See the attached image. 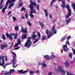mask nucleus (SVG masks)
<instances>
[{"label":"nucleus","instance_id":"1","mask_svg":"<svg viewBox=\"0 0 75 75\" xmlns=\"http://www.w3.org/2000/svg\"><path fill=\"white\" fill-rule=\"evenodd\" d=\"M35 32H33L32 37H28V39L27 40V42L25 44V46H26L28 48H29L31 45L32 42L30 40V39L32 38V39H35V38L37 37V35H35Z\"/></svg>","mask_w":75,"mask_h":75},{"label":"nucleus","instance_id":"2","mask_svg":"<svg viewBox=\"0 0 75 75\" xmlns=\"http://www.w3.org/2000/svg\"><path fill=\"white\" fill-rule=\"evenodd\" d=\"M4 57V56H0V65L3 67L4 68V69H6V66L7 65H9V64H6L4 65V64H5Z\"/></svg>","mask_w":75,"mask_h":75},{"label":"nucleus","instance_id":"3","mask_svg":"<svg viewBox=\"0 0 75 75\" xmlns=\"http://www.w3.org/2000/svg\"><path fill=\"white\" fill-rule=\"evenodd\" d=\"M54 73H56L57 72H61L62 73V75H64L66 73V71L64 70H63V68L62 67H61L60 66H59L58 67V69H54Z\"/></svg>","mask_w":75,"mask_h":75},{"label":"nucleus","instance_id":"4","mask_svg":"<svg viewBox=\"0 0 75 75\" xmlns=\"http://www.w3.org/2000/svg\"><path fill=\"white\" fill-rule=\"evenodd\" d=\"M65 7H66V8L68 11V14L66 15L65 17V18H69V16H71L72 13L71 11V10L69 8L70 7L68 4H67V6H66Z\"/></svg>","mask_w":75,"mask_h":75},{"label":"nucleus","instance_id":"5","mask_svg":"<svg viewBox=\"0 0 75 75\" xmlns=\"http://www.w3.org/2000/svg\"><path fill=\"white\" fill-rule=\"evenodd\" d=\"M45 32L46 33V34H47L48 35V37L47 38V39H49L52 36H53V34L50 31H49L48 29H47L46 30Z\"/></svg>","mask_w":75,"mask_h":75},{"label":"nucleus","instance_id":"6","mask_svg":"<svg viewBox=\"0 0 75 75\" xmlns=\"http://www.w3.org/2000/svg\"><path fill=\"white\" fill-rule=\"evenodd\" d=\"M52 56L51 57H49L48 55H45L44 56V57L47 59H51L52 58H54L55 57V56L53 55V53H52Z\"/></svg>","mask_w":75,"mask_h":75},{"label":"nucleus","instance_id":"7","mask_svg":"<svg viewBox=\"0 0 75 75\" xmlns=\"http://www.w3.org/2000/svg\"><path fill=\"white\" fill-rule=\"evenodd\" d=\"M14 35V34H13V33H10L9 35L8 34V33H6V35L7 38H9L10 40H12L13 39L12 36H13Z\"/></svg>","mask_w":75,"mask_h":75},{"label":"nucleus","instance_id":"8","mask_svg":"<svg viewBox=\"0 0 75 75\" xmlns=\"http://www.w3.org/2000/svg\"><path fill=\"white\" fill-rule=\"evenodd\" d=\"M8 46L6 43H4V44H1V49H4L5 48H7Z\"/></svg>","mask_w":75,"mask_h":75},{"label":"nucleus","instance_id":"9","mask_svg":"<svg viewBox=\"0 0 75 75\" xmlns=\"http://www.w3.org/2000/svg\"><path fill=\"white\" fill-rule=\"evenodd\" d=\"M38 38H37V39L34 42L33 44H35V43L37 42L38 40H40V38H41V34L40 32H38Z\"/></svg>","mask_w":75,"mask_h":75},{"label":"nucleus","instance_id":"10","mask_svg":"<svg viewBox=\"0 0 75 75\" xmlns=\"http://www.w3.org/2000/svg\"><path fill=\"white\" fill-rule=\"evenodd\" d=\"M17 71H18L19 73H22V74H25L28 71V70L25 71H23V69H21V70H18Z\"/></svg>","mask_w":75,"mask_h":75},{"label":"nucleus","instance_id":"11","mask_svg":"<svg viewBox=\"0 0 75 75\" xmlns=\"http://www.w3.org/2000/svg\"><path fill=\"white\" fill-rule=\"evenodd\" d=\"M18 43H16L14 46L17 47L18 46V44H21V42L20 39H18L17 41Z\"/></svg>","mask_w":75,"mask_h":75},{"label":"nucleus","instance_id":"12","mask_svg":"<svg viewBox=\"0 0 75 75\" xmlns=\"http://www.w3.org/2000/svg\"><path fill=\"white\" fill-rule=\"evenodd\" d=\"M11 53H12V55H13V60H15L16 59V53L12 51L11 52Z\"/></svg>","mask_w":75,"mask_h":75},{"label":"nucleus","instance_id":"13","mask_svg":"<svg viewBox=\"0 0 75 75\" xmlns=\"http://www.w3.org/2000/svg\"><path fill=\"white\" fill-rule=\"evenodd\" d=\"M2 74L5 75H9V72L8 71H1V74L2 75Z\"/></svg>","mask_w":75,"mask_h":75},{"label":"nucleus","instance_id":"14","mask_svg":"<svg viewBox=\"0 0 75 75\" xmlns=\"http://www.w3.org/2000/svg\"><path fill=\"white\" fill-rule=\"evenodd\" d=\"M67 50H69L68 48L67 47V44H66V45H65L64 46H63V50H64V51L65 52H67V50Z\"/></svg>","mask_w":75,"mask_h":75},{"label":"nucleus","instance_id":"15","mask_svg":"<svg viewBox=\"0 0 75 75\" xmlns=\"http://www.w3.org/2000/svg\"><path fill=\"white\" fill-rule=\"evenodd\" d=\"M55 26L54 25L52 29V32L53 33H55L56 34L57 32L56 30H55Z\"/></svg>","mask_w":75,"mask_h":75},{"label":"nucleus","instance_id":"16","mask_svg":"<svg viewBox=\"0 0 75 75\" xmlns=\"http://www.w3.org/2000/svg\"><path fill=\"white\" fill-rule=\"evenodd\" d=\"M64 65L67 68H69L70 66V65L68 62H66L64 63Z\"/></svg>","mask_w":75,"mask_h":75},{"label":"nucleus","instance_id":"17","mask_svg":"<svg viewBox=\"0 0 75 75\" xmlns=\"http://www.w3.org/2000/svg\"><path fill=\"white\" fill-rule=\"evenodd\" d=\"M16 59H15V60H13L12 61V63H13V68H16Z\"/></svg>","mask_w":75,"mask_h":75},{"label":"nucleus","instance_id":"18","mask_svg":"<svg viewBox=\"0 0 75 75\" xmlns=\"http://www.w3.org/2000/svg\"><path fill=\"white\" fill-rule=\"evenodd\" d=\"M44 11L45 12V16L46 17H47L48 15V13L46 9L44 10Z\"/></svg>","mask_w":75,"mask_h":75},{"label":"nucleus","instance_id":"19","mask_svg":"<svg viewBox=\"0 0 75 75\" xmlns=\"http://www.w3.org/2000/svg\"><path fill=\"white\" fill-rule=\"evenodd\" d=\"M21 31H23V32L24 33H27V29L26 28H25L23 30V29L22 28L21 29Z\"/></svg>","mask_w":75,"mask_h":75},{"label":"nucleus","instance_id":"20","mask_svg":"<svg viewBox=\"0 0 75 75\" xmlns=\"http://www.w3.org/2000/svg\"><path fill=\"white\" fill-rule=\"evenodd\" d=\"M15 69H10L9 71V75H11V73L12 72H14Z\"/></svg>","mask_w":75,"mask_h":75},{"label":"nucleus","instance_id":"21","mask_svg":"<svg viewBox=\"0 0 75 75\" xmlns=\"http://www.w3.org/2000/svg\"><path fill=\"white\" fill-rule=\"evenodd\" d=\"M30 16L31 18H34V15H33V13H32L31 10L30 11Z\"/></svg>","mask_w":75,"mask_h":75},{"label":"nucleus","instance_id":"22","mask_svg":"<svg viewBox=\"0 0 75 75\" xmlns=\"http://www.w3.org/2000/svg\"><path fill=\"white\" fill-rule=\"evenodd\" d=\"M13 34H14V35H13V36H14V39H17V36H18V33H16L15 35V33H13Z\"/></svg>","mask_w":75,"mask_h":75},{"label":"nucleus","instance_id":"23","mask_svg":"<svg viewBox=\"0 0 75 75\" xmlns=\"http://www.w3.org/2000/svg\"><path fill=\"white\" fill-rule=\"evenodd\" d=\"M72 6L73 8L74 9V12L75 13V3H72Z\"/></svg>","mask_w":75,"mask_h":75},{"label":"nucleus","instance_id":"24","mask_svg":"<svg viewBox=\"0 0 75 75\" xmlns=\"http://www.w3.org/2000/svg\"><path fill=\"white\" fill-rule=\"evenodd\" d=\"M27 38V35H26L24 34L22 35V39H25V38Z\"/></svg>","mask_w":75,"mask_h":75},{"label":"nucleus","instance_id":"25","mask_svg":"<svg viewBox=\"0 0 75 75\" xmlns=\"http://www.w3.org/2000/svg\"><path fill=\"white\" fill-rule=\"evenodd\" d=\"M14 29H15V30H16V31H17V30H18L19 29V27L18 26H15V27H14Z\"/></svg>","mask_w":75,"mask_h":75},{"label":"nucleus","instance_id":"26","mask_svg":"<svg viewBox=\"0 0 75 75\" xmlns=\"http://www.w3.org/2000/svg\"><path fill=\"white\" fill-rule=\"evenodd\" d=\"M14 4V3H11V4H10V5L9 6V8H11V7H13V6Z\"/></svg>","mask_w":75,"mask_h":75},{"label":"nucleus","instance_id":"27","mask_svg":"<svg viewBox=\"0 0 75 75\" xmlns=\"http://www.w3.org/2000/svg\"><path fill=\"white\" fill-rule=\"evenodd\" d=\"M39 23L41 25V27L42 28L44 26V24L43 23H41L40 22H39Z\"/></svg>","mask_w":75,"mask_h":75},{"label":"nucleus","instance_id":"28","mask_svg":"<svg viewBox=\"0 0 75 75\" xmlns=\"http://www.w3.org/2000/svg\"><path fill=\"white\" fill-rule=\"evenodd\" d=\"M71 20V18H70V19H67V20H66V21L67 24L68 23H69V22Z\"/></svg>","mask_w":75,"mask_h":75},{"label":"nucleus","instance_id":"29","mask_svg":"<svg viewBox=\"0 0 75 75\" xmlns=\"http://www.w3.org/2000/svg\"><path fill=\"white\" fill-rule=\"evenodd\" d=\"M67 74V75H74L73 74H72L71 73H70L69 72V71H66Z\"/></svg>","mask_w":75,"mask_h":75},{"label":"nucleus","instance_id":"30","mask_svg":"<svg viewBox=\"0 0 75 75\" xmlns=\"http://www.w3.org/2000/svg\"><path fill=\"white\" fill-rule=\"evenodd\" d=\"M65 3H64V4H61V6L63 8H64L65 7Z\"/></svg>","mask_w":75,"mask_h":75},{"label":"nucleus","instance_id":"31","mask_svg":"<svg viewBox=\"0 0 75 75\" xmlns=\"http://www.w3.org/2000/svg\"><path fill=\"white\" fill-rule=\"evenodd\" d=\"M27 23L30 26H31L32 24L30 21H27Z\"/></svg>","mask_w":75,"mask_h":75},{"label":"nucleus","instance_id":"32","mask_svg":"<svg viewBox=\"0 0 75 75\" xmlns=\"http://www.w3.org/2000/svg\"><path fill=\"white\" fill-rule=\"evenodd\" d=\"M69 56L70 58H71L72 57V55L71 53H70L69 54Z\"/></svg>","mask_w":75,"mask_h":75},{"label":"nucleus","instance_id":"33","mask_svg":"<svg viewBox=\"0 0 75 75\" xmlns=\"http://www.w3.org/2000/svg\"><path fill=\"white\" fill-rule=\"evenodd\" d=\"M46 38V37H45L44 36H42V40H45Z\"/></svg>","mask_w":75,"mask_h":75},{"label":"nucleus","instance_id":"34","mask_svg":"<svg viewBox=\"0 0 75 75\" xmlns=\"http://www.w3.org/2000/svg\"><path fill=\"white\" fill-rule=\"evenodd\" d=\"M12 18L13 20V21H16V20H17V19L16 17H13Z\"/></svg>","mask_w":75,"mask_h":75},{"label":"nucleus","instance_id":"35","mask_svg":"<svg viewBox=\"0 0 75 75\" xmlns=\"http://www.w3.org/2000/svg\"><path fill=\"white\" fill-rule=\"evenodd\" d=\"M2 39H4V40H5L6 39V38L4 35H2Z\"/></svg>","mask_w":75,"mask_h":75},{"label":"nucleus","instance_id":"36","mask_svg":"<svg viewBox=\"0 0 75 75\" xmlns=\"http://www.w3.org/2000/svg\"><path fill=\"white\" fill-rule=\"evenodd\" d=\"M23 4V3L21 2V3H19V7H21V6H22Z\"/></svg>","mask_w":75,"mask_h":75},{"label":"nucleus","instance_id":"37","mask_svg":"<svg viewBox=\"0 0 75 75\" xmlns=\"http://www.w3.org/2000/svg\"><path fill=\"white\" fill-rule=\"evenodd\" d=\"M65 36H64L62 38V41L63 42L64 40H65Z\"/></svg>","mask_w":75,"mask_h":75},{"label":"nucleus","instance_id":"38","mask_svg":"<svg viewBox=\"0 0 75 75\" xmlns=\"http://www.w3.org/2000/svg\"><path fill=\"white\" fill-rule=\"evenodd\" d=\"M26 10V8H21V11H25Z\"/></svg>","mask_w":75,"mask_h":75},{"label":"nucleus","instance_id":"39","mask_svg":"<svg viewBox=\"0 0 75 75\" xmlns=\"http://www.w3.org/2000/svg\"><path fill=\"white\" fill-rule=\"evenodd\" d=\"M42 65H43V67H46V64L45 63H42Z\"/></svg>","mask_w":75,"mask_h":75},{"label":"nucleus","instance_id":"40","mask_svg":"<svg viewBox=\"0 0 75 75\" xmlns=\"http://www.w3.org/2000/svg\"><path fill=\"white\" fill-rule=\"evenodd\" d=\"M61 1L62 4H64V3H65L64 0H61Z\"/></svg>","mask_w":75,"mask_h":75},{"label":"nucleus","instance_id":"41","mask_svg":"<svg viewBox=\"0 0 75 75\" xmlns=\"http://www.w3.org/2000/svg\"><path fill=\"white\" fill-rule=\"evenodd\" d=\"M35 72V73H36L37 74H39V70H37V71Z\"/></svg>","mask_w":75,"mask_h":75},{"label":"nucleus","instance_id":"42","mask_svg":"<svg viewBox=\"0 0 75 75\" xmlns=\"http://www.w3.org/2000/svg\"><path fill=\"white\" fill-rule=\"evenodd\" d=\"M30 74H34L35 73L34 71H30Z\"/></svg>","mask_w":75,"mask_h":75},{"label":"nucleus","instance_id":"43","mask_svg":"<svg viewBox=\"0 0 75 75\" xmlns=\"http://www.w3.org/2000/svg\"><path fill=\"white\" fill-rule=\"evenodd\" d=\"M39 8V5H38V6H36V9H37V10H38Z\"/></svg>","mask_w":75,"mask_h":75},{"label":"nucleus","instance_id":"44","mask_svg":"<svg viewBox=\"0 0 75 75\" xmlns=\"http://www.w3.org/2000/svg\"><path fill=\"white\" fill-rule=\"evenodd\" d=\"M4 57H5V61H7V56H5Z\"/></svg>","mask_w":75,"mask_h":75},{"label":"nucleus","instance_id":"45","mask_svg":"<svg viewBox=\"0 0 75 75\" xmlns=\"http://www.w3.org/2000/svg\"><path fill=\"white\" fill-rule=\"evenodd\" d=\"M28 13H26L25 14V17L26 18L28 17Z\"/></svg>","mask_w":75,"mask_h":75},{"label":"nucleus","instance_id":"46","mask_svg":"<svg viewBox=\"0 0 75 75\" xmlns=\"http://www.w3.org/2000/svg\"><path fill=\"white\" fill-rule=\"evenodd\" d=\"M53 5V2L52 1L51 2V3L50 4V6L51 7H52V6Z\"/></svg>","mask_w":75,"mask_h":75},{"label":"nucleus","instance_id":"47","mask_svg":"<svg viewBox=\"0 0 75 75\" xmlns=\"http://www.w3.org/2000/svg\"><path fill=\"white\" fill-rule=\"evenodd\" d=\"M72 51H73V53L75 55V50L74 49H72Z\"/></svg>","mask_w":75,"mask_h":75},{"label":"nucleus","instance_id":"48","mask_svg":"<svg viewBox=\"0 0 75 75\" xmlns=\"http://www.w3.org/2000/svg\"><path fill=\"white\" fill-rule=\"evenodd\" d=\"M11 13H12L11 11H10V12L8 13V14H7V15H10V14H11Z\"/></svg>","mask_w":75,"mask_h":75},{"label":"nucleus","instance_id":"49","mask_svg":"<svg viewBox=\"0 0 75 75\" xmlns=\"http://www.w3.org/2000/svg\"><path fill=\"white\" fill-rule=\"evenodd\" d=\"M52 72H49L48 75H52Z\"/></svg>","mask_w":75,"mask_h":75},{"label":"nucleus","instance_id":"50","mask_svg":"<svg viewBox=\"0 0 75 75\" xmlns=\"http://www.w3.org/2000/svg\"><path fill=\"white\" fill-rule=\"evenodd\" d=\"M20 47H19L17 48H15V50H18V49H20Z\"/></svg>","mask_w":75,"mask_h":75},{"label":"nucleus","instance_id":"51","mask_svg":"<svg viewBox=\"0 0 75 75\" xmlns=\"http://www.w3.org/2000/svg\"><path fill=\"white\" fill-rule=\"evenodd\" d=\"M71 64H73V63H75V61H74V60H73V61H71Z\"/></svg>","mask_w":75,"mask_h":75},{"label":"nucleus","instance_id":"52","mask_svg":"<svg viewBox=\"0 0 75 75\" xmlns=\"http://www.w3.org/2000/svg\"><path fill=\"white\" fill-rule=\"evenodd\" d=\"M50 18H51V19H52V15H50Z\"/></svg>","mask_w":75,"mask_h":75},{"label":"nucleus","instance_id":"53","mask_svg":"<svg viewBox=\"0 0 75 75\" xmlns=\"http://www.w3.org/2000/svg\"><path fill=\"white\" fill-rule=\"evenodd\" d=\"M21 18H23V19H25V17H24V16H21Z\"/></svg>","mask_w":75,"mask_h":75},{"label":"nucleus","instance_id":"54","mask_svg":"<svg viewBox=\"0 0 75 75\" xmlns=\"http://www.w3.org/2000/svg\"><path fill=\"white\" fill-rule=\"evenodd\" d=\"M57 20V19H55V20H54V21H53L52 22H54L56 21Z\"/></svg>","mask_w":75,"mask_h":75},{"label":"nucleus","instance_id":"55","mask_svg":"<svg viewBox=\"0 0 75 75\" xmlns=\"http://www.w3.org/2000/svg\"><path fill=\"white\" fill-rule=\"evenodd\" d=\"M66 43H67L68 45H69V42H68V41H67Z\"/></svg>","mask_w":75,"mask_h":75},{"label":"nucleus","instance_id":"56","mask_svg":"<svg viewBox=\"0 0 75 75\" xmlns=\"http://www.w3.org/2000/svg\"><path fill=\"white\" fill-rule=\"evenodd\" d=\"M71 38V36H68V38H67V39H69V38Z\"/></svg>","mask_w":75,"mask_h":75},{"label":"nucleus","instance_id":"57","mask_svg":"<svg viewBox=\"0 0 75 75\" xmlns=\"http://www.w3.org/2000/svg\"><path fill=\"white\" fill-rule=\"evenodd\" d=\"M52 3H54V2L55 0H52Z\"/></svg>","mask_w":75,"mask_h":75},{"label":"nucleus","instance_id":"58","mask_svg":"<svg viewBox=\"0 0 75 75\" xmlns=\"http://www.w3.org/2000/svg\"><path fill=\"white\" fill-rule=\"evenodd\" d=\"M12 47V45H11V46H10V49H11V48Z\"/></svg>","mask_w":75,"mask_h":75},{"label":"nucleus","instance_id":"59","mask_svg":"<svg viewBox=\"0 0 75 75\" xmlns=\"http://www.w3.org/2000/svg\"><path fill=\"white\" fill-rule=\"evenodd\" d=\"M14 43L13 42L12 43L11 45H12V46L13 45Z\"/></svg>","mask_w":75,"mask_h":75},{"label":"nucleus","instance_id":"60","mask_svg":"<svg viewBox=\"0 0 75 75\" xmlns=\"http://www.w3.org/2000/svg\"><path fill=\"white\" fill-rule=\"evenodd\" d=\"M0 43H1L2 42V40H1V39H0Z\"/></svg>","mask_w":75,"mask_h":75},{"label":"nucleus","instance_id":"61","mask_svg":"<svg viewBox=\"0 0 75 75\" xmlns=\"http://www.w3.org/2000/svg\"><path fill=\"white\" fill-rule=\"evenodd\" d=\"M56 7V8L58 7V6H57Z\"/></svg>","mask_w":75,"mask_h":75},{"label":"nucleus","instance_id":"62","mask_svg":"<svg viewBox=\"0 0 75 75\" xmlns=\"http://www.w3.org/2000/svg\"><path fill=\"white\" fill-rule=\"evenodd\" d=\"M40 64H39V65H40Z\"/></svg>","mask_w":75,"mask_h":75},{"label":"nucleus","instance_id":"63","mask_svg":"<svg viewBox=\"0 0 75 75\" xmlns=\"http://www.w3.org/2000/svg\"><path fill=\"white\" fill-rule=\"evenodd\" d=\"M74 59H75V57H74Z\"/></svg>","mask_w":75,"mask_h":75},{"label":"nucleus","instance_id":"64","mask_svg":"<svg viewBox=\"0 0 75 75\" xmlns=\"http://www.w3.org/2000/svg\"><path fill=\"white\" fill-rule=\"evenodd\" d=\"M6 25H7V24H6Z\"/></svg>","mask_w":75,"mask_h":75}]
</instances>
